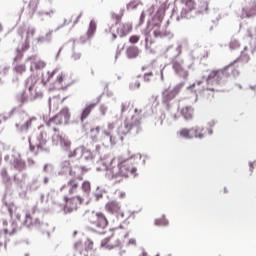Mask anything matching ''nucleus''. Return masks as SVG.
<instances>
[{
  "label": "nucleus",
  "mask_w": 256,
  "mask_h": 256,
  "mask_svg": "<svg viewBox=\"0 0 256 256\" xmlns=\"http://www.w3.org/2000/svg\"><path fill=\"white\" fill-rule=\"evenodd\" d=\"M38 17H45V15L47 17H49L51 19V17H53V15H55V9H50L48 11L45 10H40L37 12Z\"/></svg>",
  "instance_id": "45"
},
{
  "label": "nucleus",
  "mask_w": 256,
  "mask_h": 256,
  "mask_svg": "<svg viewBox=\"0 0 256 256\" xmlns=\"http://www.w3.org/2000/svg\"><path fill=\"white\" fill-rule=\"evenodd\" d=\"M53 35V30H49L48 33H46L45 36H39L36 41L37 43H51Z\"/></svg>",
  "instance_id": "36"
},
{
  "label": "nucleus",
  "mask_w": 256,
  "mask_h": 256,
  "mask_svg": "<svg viewBox=\"0 0 256 256\" xmlns=\"http://www.w3.org/2000/svg\"><path fill=\"white\" fill-rule=\"evenodd\" d=\"M141 131H143L141 128V117L138 115L127 117L124 123L117 128V133L121 141H123L125 135H139Z\"/></svg>",
  "instance_id": "10"
},
{
  "label": "nucleus",
  "mask_w": 256,
  "mask_h": 256,
  "mask_svg": "<svg viewBox=\"0 0 256 256\" xmlns=\"http://www.w3.org/2000/svg\"><path fill=\"white\" fill-rule=\"evenodd\" d=\"M57 115L60 116V120L62 121V123H64V125H67V123H69V119L71 117V115L69 114V108H63Z\"/></svg>",
  "instance_id": "34"
},
{
  "label": "nucleus",
  "mask_w": 256,
  "mask_h": 256,
  "mask_svg": "<svg viewBox=\"0 0 256 256\" xmlns=\"http://www.w3.org/2000/svg\"><path fill=\"white\" fill-rule=\"evenodd\" d=\"M37 85V79L33 78L32 76L27 78L25 81V88L28 89V97L25 96V93H22L21 96L18 98L21 105H25L28 101H37L39 99H43V92L41 90H37L35 88Z\"/></svg>",
  "instance_id": "12"
},
{
  "label": "nucleus",
  "mask_w": 256,
  "mask_h": 256,
  "mask_svg": "<svg viewBox=\"0 0 256 256\" xmlns=\"http://www.w3.org/2000/svg\"><path fill=\"white\" fill-rule=\"evenodd\" d=\"M6 235L3 233H0V247H4L7 245V239H6Z\"/></svg>",
  "instance_id": "56"
},
{
  "label": "nucleus",
  "mask_w": 256,
  "mask_h": 256,
  "mask_svg": "<svg viewBox=\"0 0 256 256\" xmlns=\"http://www.w3.org/2000/svg\"><path fill=\"white\" fill-rule=\"evenodd\" d=\"M210 15H212V17H214L216 21H221V19H223V17H225V15L227 14H223L219 6H214L213 9L210 10Z\"/></svg>",
  "instance_id": "32"
},
{
  "label": "nucleus",
  "mask_w": 256,
  "mask_h": 256,
  "mask_svg": "<svg viewBox=\"0 0 256 256\" xmlns=\"http://www.w3.org/2000/svg\"><path fill=\"white\" fill-rule=\"evenodd\" d=\"M125 10H120V13L119 14H117V13H115V12H111V19H115V27H117V23H119V21H121V18L123 17V12H124Z\"/></svg>",
  "instance_id": "47"
},
{
  "label": "nucleus",
  "mask_w": 256,
  "mask_h": 256,
  "mask_svg": "<svg viewBox=\"0 0 256 256\" xmlns=\"http://www.w3.org/2000/svg\"><path fill=\"white\" fill-rule=\"evenodd\" d=\"M82 190L84 192L85 197L89 199V195L91 193V182L90 181H84L82 183Z\"/></svg>",
  "instance_id": "42"
},
{
  "label": "nucleus",
  "mask_w": 256,
  "mask_h": 256,
  "mask_svg": "<svg viewBox=\"0 0 256 256\" xmlns=\"http://www.w3.org/2000/svg\"><path fill=\"white\" fill-rule=\"evenodd\" d=\"M97 107V104H91V103H86L85 108L82 110L81 115H80V121L83 123L89 115H91V111Z\"/></svg>",
  "instance_id": "26"
},
{
  "label": "nucleus",
  "mask_w": 256,
  "mask_h": 256,
  "mask_svg": "<svg viewBox=\"0 0 256 256\" xmlns=\"http://www.w3.org/2000/svg\"><path fill=\"white\" fill-rule=\"evenodd\" d=\"M154 225L157 227H167V225H169V221L165 219V215H163L161 218L154 221Z\"/></svg>",
  "instance_id": "43"
},
{
  "label": "nucleus",
  "mask_w": 256,
  "mask_h": 256,
  "mask_svg": "<svg viewBox=\"0 0 256 256\" xmlns=\"http://www.w3.org/2000/svg\"><path fill=\"white\" fill-rule=\"evenodd\" d=\"M95 31H97V23H95L94 20H91L87 31V39H91V37L95 35Z\"/></svg>",
  "instance_id": "38"
},
{
  "label": "nucleus",
  "mask_w": 256,
  "mask_h": 256,
  "mask_svg": "<svg viewBox=\"0 0 256 256\" xmlns=\"http://www.w3.org/2000/svg\"><path fill=\"white\" fill-rule=\"evenodd\" d=\"M74 256H89V251H93V241H91L90 239H88L85 242V248L83 249V245L81 244V242H76L74 244Z\"/></svg>",
  "instance_id": "18"
},
{
  "label": "nucleus",
  "mask_w": 256,
  "mask_h": 256,
  "mask_svg": "<svg viewBox=\"0 0 256 256\" xmlns=\"http://www.w3.org/2000/svg\"><path fill=\"white\" fill-rule=\"evenodd\" d=\"M178 109H179L178 106L172 107V111L170 112V117H171V119H173V121H177V119H179V116L176 113L178 111Z\"/></svg>",
  "instance_id": "51"
},
{
  "label": "nucleus",
  "mask_w": 256,
  "mask_h": 256,
  "mask_svg": "<svg viewBox=\"0 0 256 256\" xmlns=\"http://www.w3.org/2000/svg\"><path fill=\"white\" fill-rule=\"evenodd\" d=\"M103 195H107V190L101 186H97L96 191L93 192V197L95 201H101Z\"/></svg>",
  "instance_id": "33"
},
{
  "label": "nucleus",
  "mask_w": 256,
  "mask_h": 256,
  "mask_svg": "<svg viewBox=\"0 0 256 256\" xmlns=\"http://www.w3.org/2000/svg\"><path fill=\"white\" fill-rule=\"evenodd\" d=\"M180 14L177 8H173L171 19L181 21V19H193L197 15H205L209 11V3L205 0H180Z\"/></svg>",
  "instance_id": "5"
},
{
  "label": "nucleus",
  "mask_w": 256,
  "mask_h": 256,
  "mask_svg": "<svg viewBox=\"0 0 256 256\" xmlns=\"http://www.w3.org/2000/svg\"><path fill=\"white\" fill-rule=\"evenodd\" d=\"M249 51L253 54L256 51V46H253L251 43L248 46H244L243 51H241L240 57L238 58V61H241V63H249L250 57H249Z\"/></svg>",
  "instance_id": "24"
},
{
  "label": "nucleus",
  "mask_w": 256,
  "mask_h": 256,
  "mask_svg": "<svg viewBox=\"0 0 256 256\" xmlns=\"http://www.w3.org/2000/svg\"><path fill=\"white\" fill-rule=\"evenodd\" d=\"M206 135H209L211 137V135H213V127H215V125H217V120L215 119H212V120H209L206 124Z\"/></svg>",
  "instance_id": "39"
},
{
  "label": "nucleus",
  "mask_w": 256,
  "mask_h": 256,
  "mask_svg": "<svg viewBox=\"0 0 256 256\" xmlns=\"http://www.w3.org/2000/svg\"><path fill=\"white\" fill-rule=\"evenodd\" d=\"M89 171V167L75 163V160H62L58 166V175L62 177H73L67 181L66 184L62 185L60 191L69 187L68 193L69 195H73L77 188L79 187V182L77 179L81 173H87Z\"/></svg>",
  "instance_id": "4"
},
{
  "label": "nucleus",
  "mask_w": 256,
  "mask_h": 256,
  "mask_svg": "<svg viewBox=\"0 0 256 256\" xmlns=\"http://www.w3.org/2000/svg\"><path fill=\"white\" fill-rule=\"evenodd\" d=\"M140 53H141V50H139V47H137V46H129L126 49L127 59H137V57H139Z\"/></svg>",
  "instance_id": "28"
},
{
  "label": "nucleus",
  "mask_w": 256,
  "mask_h": 256,
  "mask_svg": "<svg viewBox=\"0 0 256 256\" xmlns=\"http://www.w3.org/2000/svg\"><path fill=\"white\" fill-rule=\"evenodd\" d=\"M160 125H163V121H165V113H161L159 117Z\"/></svg>",
  "instance_id": "64"
},
{
  "label": "nucleus",
  "mask_w": 256,
  "mask_h": 256,
  "mask_svg": "<svg viewBox=\"0 0 256 256\" xmlns=\"http://www.w3.org/2000/svg\"><path fill=\"white\" fill-rule=\"evenodd\" d=\"M106 211L108 213H111L112 215H116V217L119 219H123L125 217V213L121 211V204L119 202L112 200L106 204Z\"/></svg>",
  "instance_id": "19"
},
{
  "label": "nucleus",
  "mask_w": 256,
  "mask_h": 256,
  "mask_svg": "<svg viewBox=\"0 0 256 256\" xmlns=\"http://www.w3.org/2000/svg\"><path fill=\"white\" fill-rule=\"evenodd\" d=\"M47 127H52L53 125H63V121H61V116L57 114L50 118L49 121L46 123Z\"/></svg>",
  "instance_id": "37"
},
{
  "label": "nucleus",
  "mask_w": 256,
  "mask_h": 256,
  "mask_svg": "<svg viewBox=\"0 0 256 256\" xmlns=\"http://www.w3.org/2000/svg\"><path fill=\"white\" fill-rule=\"evenodd\" d=\"M99 131H101V128L99 126L91 129V133H94L95 135H99Z\"/></svg>",
  "instance_id": "61"
},
{
  "label": "nucleus",
  "mask_w": 256,
  "mask_h": 256,
  "mask_svg": "<svg viewBox=\"0 0 256 256\" xmlns=\"http://www.w3.org/2000/svg\"><path fill=\"white\" fill-rule=\"evenodd\" d=\"M73 46H72V54L70 55V59L72 61H79L81 59V52H77L75 50V39L72 40Z\"/></svg>",
  "instance_id": "40"
},
{
  "label": "nucleus",
  "mask_w": 256,
  "mask_h": 256,
  "mask_svg": "<svg viewBox=\"0 0 256 256\" xmlns=\"http://www.w3.org/2000/svg\"><path fill=\"white\" fill-rule=\"evenodd\" d=\"M0 175L4 181V183H11V177L9 176V173L7 172V168H2L0 171Z\"/></svg>",
  "instance_id": "46"
},
{
  "label": "nucleus",
  "mask_w": 256,
  "mask_h": 256,
  "mask_svg": "<svg viewBox=\"0 0 256 256\" xmlns=\"http://www.w3.org/2000/svg\"><path fill=\"white\" fill-rule=\"evenodd\" d=\"M35 27L21 25L19 26L17 33L12 37L13 43L18 46L16 48V56L14 57V63L21 61L23 59V54L25 51H29V40L35 35Z\"/></svg>",
  "instance_id": "8"
},
{
  "label": "nucleus",
  "mask_w": 256,
  "mask_h": 256,
  "mask_svg": "<svg viewBox=\"0 0 256 256\" xmlns=\"http://www.w3.org/2000/svg\"><path fill=\"white\" fill-rule=\"evenodd\" d=\"M28 167H35V160L28 158L27 159Z\"/></svg>",
  "instance_id": "59"
},
{
  "label": "nucleus",
  "mask_w": 256,
  "mask_h": 256,
  "mask_svg": "<svg viewBox=\"0 0 256 256\" xmlns=\"http://www.w3.org/2000/svg\"><path fill=\"white\" fill-rule=\"evenodd\" d=\"M8 211L12 220L10 223L7 222V220H3L2 222L3 227H6L4 228V235H6V237H11V235H15V233L21 231V225L27 227V229H33V227H36V229H45V227H47V224L37 218V215H39V208H37V206H34L31 212L25 214V220L22 223L21 214L16 212L17 207L15 204H9Z\"/></svg>",
  "instance_id": "2"
},
{
  "label": "nucleus",
  "mask_w": 256,
  "mask_h": 256,
  "mask_svg": "<svg viewBox=\"0 0 256 256\" xmlns=\"http://www.w3.org/2000/svg\"><path fill=\"white\" fill-rule=\"evenodd\" d=\"M192 56L194 57V59H207V57H209V52H207V50H205V48H196L193 52H192Z\"/></svg>",
  "instance_id": "31"
},
{
  "label": "nucleus",
  "mask_w": 256,
  "mask_h": 256,
  "mask_svg": "<svg viewBox=\"0 0 256 256\" xmlns=\"http://www.w3.org/2000/svg\"><path fill=\"white\" fill-rule=\"evenodd\" d=\"M88 221L96 227H87V231H90V233H98V235H105L107 233L105 229H107L109 221H107L104 213L92 211L88 217Z\"/></svg>",
  "instance_id": "11"
},
{
  "label": "nucleus",
  "mask_w": 256,
  "mask_h": 256,
  "mask_svg": "<svg viewBox=\"0 0 256 256\" xmlns=\"http://www.w3.org/2000/svg\"><path fill=\"white\" fill-rule=\"evenodd\" d=\"M203 126H194L192 128H183L179 131L180 137L182 139H199L200 141L207 137V132Z\"/></svg>",
  "instance_id": "15"
},
{
  "label": "nucleus",
  "mask_w": 256,
  "mask_h": 256,
  "mask_svg": "<svg viewBox=\"0 0 256 256\" xmlns=\"http://www.w3.org/2000/svg\"><path fill=\"white\" fill-rule=\"evenodd\" d=\"M131 29H133L131 24H120L116 28V33L119 35V37H125L128 33H131Z\"/></svg>",
  "instance_id": "27"
},
{
  "label": "nucleus",
  "mask_w": 256,
  "mask_h": 256,
  "mask_svg": "<svg viewBox=\"0 0 256 256\" xmlns=\"http://www.w3.org/2000/svg\"><path fill=\"white\" fill-rule=\"evenodd\" d=\"M256 16V1H250L249 4L242 9L241 18L251 19Z\"/></svg>",
  "instance_id": "22"
},
{
  "label": "nucleus",
  "mask_w": 256,
  "mask_h": 256,
  "mask_svg": "<svg viewBox=\"0 0 256 256\" xmlns=\"http://www.w3.org/2000/svg\"><path fill=\"white\" fill-rule=\"evenodd\" d=\"M150 77H153V72L145 73L143 79L146 83H149V81H151Z\"/></svg>",
  "instance_id": "58"
},
{
  "label": "nucleus",
  "mask_w": 256,
  "mask_h": 256,
  "mask_svg": "<svg viewBox=\"0 0 256 256\" xmlns=\"http://www.w3.org/2000/svg\"><path fill=\"white\" fill-rule=\"evenodd\" d=\"M239 77V70L235 68L233 63L218 70H206L200 80H197L187 89L191 93H194V102L197 103L199 95H203L205 91H219L217 87H223L227 83L229 77Z\"/></svg>",
  "instance_id": "1"
},
{
  "label": "nucleus",
  "mask_w": 256,
  "mask_h": 256,
  "mask_svg": "<svg viewBox=\"0 0 256 256\" xmlns=\"http://www.w3.org/2000/svg\"><path fill=\"white\" fill-rule=\"evenodd\" d=\"M183 85H185V83L181 82L178 83L172 90L164 89L162 92L163 103H165L167 111H171V104H169V101H173V98L177 97L179 91L183 89Z\"/></svg>",
  "instance_id": "17"
},
{
  "label": "nucleus",
  "mask_w": 256,
  "mask_h": 256,
  "mask_svg": "<svg viewBox=\"0 0 256 256\" xmlns=\"http://www.w3.org/2000/svg\"><path fill=\"white\" fill-rule=\"evenodd\" d=\"M4 161L9 163L10 169H12V171L23 173V171L27 170V162L21 158V153L16 151L15 148L11 150L10 154L4 156Z\"/></svg>",
  "instance_id": "13"
},
{
  "label": "nucleus",
  "mask_w": 256,
  "mask_h": 256,
  "mask_svg": "<svg viewBox=\"0 0 256 256\" xmlns=\"http://www.w3.org/2000/svg\"><path fill=\"white\" fill-rule=\"evenodd\" d=\"M70 23H73V18H70L68 21H67V19H64L63 24H60V25L57 26V28L54 30L55 33H57V31H59L60 29H63V27H65V25H69Z\"/></svg>",
  "instance_id": "55"
},
{
  "label": "nucleus",
  "mask_w": 256,
  "mask_h": 256,
  "mask_svg": "<svg viewBox=\"0 0 256 256\" xmlns=\"http://www.w3.org/2000/svg\"><path fill=\"white\" fill-rule=\"evenodd\" d=\"M102 167H96V171H106L107 179H121L129 177L137 173V168L133 166V157L119 162L115 157L110 154L104 155L101 160Z\"/></svg>",
  "instance_id": "3"
},
{
  "label": "nucleus",
  "mask_w": 256,
  "mask_h": 256,
  "mask_svg": "<svg viewBox=\"0 0 256 256\" xmlns=\"http://www.w3.org/2000/svg\"><path fill=\"white\" fill-rule=\"evenodd\" d=\"M163 17H165V9L163 7H160L154 17L150 21H148V28L144 34L146 49H149V43H152V37H154L155 39H173V32L161 28V23H163Z\"/></svg>",
  "instance_id": "6"
},
{
  "label": "nucleus",
  "mask_w": 256,
  "mask_h": 256,
  "mask_svg": "<svg viewBox=\"0 0 256 256\" xmlns=\"http://www.w3.org/2000/svg\"><path fill=\"white\" fill-rule=\"evenodd\" d=\"M113 27H115V25H108L107 28L104 29V33H111L112 34V41H115V39H117V33H115V31H113Z\"/></svg>",
  "instance_id": "49"
},
{
  "label": "nucleus",
  "mask_w": 256,
  "mask_h": 256,
  "mask_svg": "<svg viewBox=\"0 0 256 256\" xmlns=\"http://www.w3.org/2000/svg\"><path fill=\"white\" fill-rule=\"evenodd\" d=\"M111 237H113V234H111L109 237H106L102 240L101 245L102 247H106V249H115V247H119L120 241L117 240L115 245H110L109 241L111 240Z\"/></svg>",
  "instance_id": "35"
},
{
  "label": "nucleus",
  "mask_w": 256,
  "mask_h": 256,
  "mask_svg": "<svg viewBox=\"0 0 256 256\" xmlns=\"http://www.w3.org/2000/svg\"><path fill=\"white\" fill-rule=\"evenodd\" d=\"M129 43H131L132 45H135V43H139V36L137 35L130 36Z\"/></svg>",
  "instance_id": "57"
},
{
  "label": "nucleus",
  "mask_w": 256,
  "mask_h": 256,
  "mask_svg": "<svg viewBox=\"0 0 256 256\" xmlns=\"http://www.w3.org/2000/svg\"><path fill=\"white\" fill-rule=\"evenodd\" d=\"M181 48V45H178L176 47L173 45L168 46L165 51V58L172 61L173 69L178 77H182V79H187V77H189V72L185 70V62H183V60L179 58V55H181L182 51Z\"/></svg>",
  "instance_id": "9"
},
{
  "label": "nucleus",
  "mask_w": 256,
  "mask_h": 256,
  "mask_svg": "<svg viewBox=\"0 0 256 256\" xmlns=\"http://www.w3.org/2000/svg\"><path fill=\"white\" fill-rule=\"evenodd\" d=\"M14 71H16V73H18L19 75H22V73H25V71H27V67L25 66V64H17L14 67Z\"/></svg>",
  "instance_id": "50"
},
{
  "label": "nucleus",
  "mask_w": 256,
  "mask_h": 256,
  "mask_svg": "<svg viewBox=\"0 0 256 256\" xmlns=\"http://www.w3.org/2000/svg\"><path fill=\"white\" fill-rule=\"evenodd\" d=\"M81 17H83V12H80V14L77 16V18L73 22V25H77V23H79V19H81Z\"/></svg>",
  "instance_id": "63"
},
{
  "label": "nucleus",
  "mask_w": 256,
  "mask_h": 256,
  "mask_svg": "<svg viewBox=\"0 0 256 256\" xmlns=\"http://www.w3.org/2000/svg\"><path fill=\"white\" fill-rule=\"evenodd\" d=\"M130 105H131V103H129L128 101L121 103V115H123V113H127V111H129Z\"/></svg>",
  "instance_id": "53"
},
{
  "label": "nucleus",
  "mask_w": 256,
  "mask_h": 256,
  "mask_svg": "<svg viewBox=\"0 0 256 256\" xmlns=\"http://www.w3.org/2000/svg\"><path fill=\"white\" fill-rule=\"evenodd\" d=\"M31 62L30 71H41V69H45L47 65L45 62L41 60H37V56H30L26 59V62Z\"/></svg>",
  "instance_id": "23"
},
{
  "label": "nucleus",
  "mask_w": 256,
  "mask_h": 256,
  "mask_svg": "<svg viewBox=\"0 0 256 256\" xmlns=\"http://www.w3.org/2000/svg\"><path fill=\"white\" fill-rule=\"evenodd\" d=\"M256 167V161L249 163L250 173H253V169Z\"/></svg>",
  "instance_id": "62"
},
{
  "label": "nucleus",
  "mask_w": 256,
  "mask_h": 256,
  "mask_svg": "<svg viewBox=\"0 0 256 256\" xmlns=\"http://www.w3.org/2000/svg\"><path fill=\"white\" fill-rule=\"evenodd\" d=\"M99 111L102 117H105V115H107V111H109V107L107 106V104H101L99 107Z\"/></svg>",
  "instance_id": "54"
},
{
  "label": "nucleus",
  "mask_w": 256,
  "mask_h": 256,
  "mask_svg": "<svg viewBox=\"0 0 256 256\" xmlns=\"http://www.w3.org/2000/svg\"><path fill=\"white\" fill-rule=\"evenodd\" d=\"M41 187V180L39 176H34L27 185L28 191H37Z\"/></svg>",
  "instance_id": "30"
},
{
  "label": "nucleus",
  "mask_w": 256,
  "mask_h": 256,
  "mask_svg": "<svg viewBox=\"0 0 256 256\" xmlns=\"http://www.w3.org/2000/svg\"><path fill=\"white\" fill-rule=\"evenodd\" d=\"M150 101L152 104L149 103L144 107V115H146V117L153 115V113H155V111H157V105H159V101H157L156 96H152L150 98Z\"/></svg>",
  "instance_id": "25"
},
{
  "label": "nucleus",
  "mask_w": 256,
  "mask_h": 256,
  "mask_svg": "<svg viewBox=\"0 0 256 256\" xmlns=\"http://www.w3.org/2000/svg\"><path fill=\"white\" fill-rule=\"evenodd\" d=\"M66 205L64 206V213H73V211H77V202L83 203V198L81 196L67 198L65 197Z\"/></svg>",
  "instance_id": "21"
},
{
  "label": "nucleus",
  "mask_w": 256,
  "mask_h": 256,
  "mask_svg": "<svg viewBox=\"0 0 256 256\" xmlns=\"http://www.w3.org/2000/svg\"><path fill=\"white\" fill-rule=\"evenodd\" d=\"M50 137L49 134H47V131H40L36 135V142L35 145L31 143V137H28V143L30 147V151H35V147L38 151H45L46 153H49V148H45V145H47V142L49 141Z\"/></svg>",
  "instance_id": "16"
},
{
  "label": "nucleus",
  "mask_w": 256,
  "mask_h": 256,
  "mask_svg": "<svg viewBox=\"0 0 256 256\" xmlns=\"http://www.w3.org/2000/svg\"><path fill=\"white\" fill-rule=\"evenodd\" d=\"M39 5V0H30L28 7L30 9L29 13L30 15H33L35 11H37V7Z\"/></svg>",
  "instance_id": "44"
},
{
  "label": "nucleus",
  "mask_w": 256,
  "mask_h": 256,
  "mask_svg": "<svg viewBox=\"0 0 256 256\" xmlns=\"http://www.w3.org/2000/svg\"><path fill=\"white\" fill-rule=\"evenodd\" d=\"M53 131L55 132L52 136L53 145H60L63 151L68 153V159H76V161L81 162L93 161V154L90 150H83V148L77 147L71 151V141H69V138L59 133L55 127H53Z\"/></svg>",
  "instance_id": "7"
},
{
  "label": "nucleus",
  "mask_w": 256,
  "mask_h": 256,
  "mask_svg": "<svg viewBox=\"0 0 256 256\" xmlns=\"http://www.w3.org/2000/svg\"><path fill=\"white\" fill-rule=\"evenodd\" d=\"M37 122V117L29 116V114L23 112L19 115L18 120L15 123V128L18 133H28L34 123Z\"/></svg>",
  "instance_id": "14"
},
{
  "label": "nucleus",
  "mask_w": 256,
  "mask_h": 256,
  "mask_svg": "<svg viewBox=\"0 0 256 256\" xmlns=\"http://www.w3.org/2000/svg\"><path fill=\"white\" fill-rule=\"evenodd\" d=\"M25 179H27V173H22V177H19L18 175H14V182L20 185V187L22 183H25Z\"/></svg>",
  "instance_id": "48"
},
{
  "label": "nucleus",
  "mask_w": 256,
  "mask_h": 256,
  "mask_svg": "<svg viewBox=\"0 0 256 256\" xmlns=\"http://www.w3.org/2000/svg\"><path fill=\"white\" fill-rule=\"evenodd\" d=\"M141 5H143L141 0H132L126 5V9L128 11H132L133 9H137V7H140Z\"/></svg>",
  "instance_id": "41"
},
{
  "label": "nucleus",
  "mask_w": 256,
  "mask_h": 256,
  "mask_svg": "<svg viewBox=\"0 0 256 256\" xmlns=\"http://www.w3.org/2000/svg\"><path fill=\"white\" fill-rule=\"evenodd\" d=\"M115 129V123L110 122L108 123V130L102 131V139L106 145H115L117 141L115 140V137H113L112 131Z\"/></svg>",
  "instance_id": "20"
},
{
  "label": "nucleus",
  "mask_w": 256,
  "mask_h": 256,
  "mask_svg": "<svg viewBox=\"0 0 256 256\" xmlns=\"http://www.w3.org/2000/svg\"><path fill=\"white\" fill-rule=\"evenodd\" d=\"M144 22H145V12H142L141 15H140V19H139V24L138 25H141Z\"/></svg>",
  "instance_id": "60"
},
{
  "label": "nucleus",
  "mask_w": 256,
  "mask_h": 256,
  "mask_svg": "<svg viewBox=\"0 0 256 256\" xmlns=\"http://www.w3.org/2000/svg\"><path fill=\"white\" fill-rule=\"evenodd\" d=\"M193 113H195V109L192 106H186L181 110V115L185 121H191L193 119Z\"/></svg>",
  "instance_id": "29"
},
{
  "label": "nucleus",
  "mask_w": 256,
  "mask_h": 256,
  "mask_svg": "<svg viewBox=\"0 0 256 256\" xmlns=\"http://www.w3.org/2000/svg\"><path fill=\"white\" fill-rule=\"evenodd\" d=\"M230 49H239L241 47V44L239 43V40L232 38L230 41Z\"/></svg>",
  "instance_id": "52"
}]
</instances>
